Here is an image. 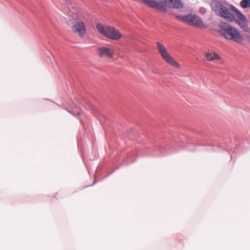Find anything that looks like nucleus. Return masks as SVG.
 <instances>
[{"label":"nucleus","instance_id":"0eeeda50","mask_svg":"<svg viewBox=\"0 0 250 250\" xmlns=\"http://www.w3.org/2000/svg\"><path fill=\"white\" fill-rule=\"evenodd\" d=\"M114 54V50L112 48L103 46L97 49L98 56L104 59L110 60L112 59Z\"/></svg>","mask_w":250,"mask_h":250},{"label":"nucleus","instance_id":"f257e3e1","mask_svg":"<svg viewBox=\"0 0 250 250\" xmlns=\"http://www.w3.org/2000/svg\"><path fill=\"white\" fill-rule=\"evenodd\" d=\"M210 7L217 16L229 22H234L244 31H248L247 18L234 5H228L222 2L213 0L210 2Z\"/></svg>","mask_w":250,"mask_h":250},{"label":"nucleus","instance_id":"1a4fd4ad","mask_svg":"<svg viewBox=\"0 0 250 250\" xmlns=\"http://www.w3.org/2000/svg\"><path fill=\"white\" fill-rule=\"evenodd\" d=\"M170 0H160L157 1V10L161 11H167L168 5L169 6Z\"/></svg>","mask_w":250,"mask_h":250},{"label":"nucleus","instance_id":"39448f33","mask_svg":"<svg viewBox=\"0 0 250 250\" xmlns=\"http://www.w3.org/2000/svg\"><path fill=\"white\" fill-rule=\"evenodd\" d=\"M157 48L161 57L168 64L172 66L180 69V64L168 52L167 48L164 44L159 42H156Z\"/></svg>","mask_w":250,"mask_h":250},{"label":"nucleus","instance_id":"9d476101","mask_svg":"<svg viewBox=\"0 0 250 250\" xmlns=\"http://www.w3.org/2000/svg\"><path fill=\"white\" fill-rule=\"evenodd\" d=\"M169 6L176 9H182L184 5L182 0H170Z\"/></svg>","mask_w":250,"mask_h":250},{"label":"nucleus","instance_id":"9b49d317","mask_svg":"<svg viewBox=\"0 0 250 250\" xmlns=\"http://www.w3.org/2000/svg\"><path fill=\"white\" fill-rule=\"evenodd\" d=\"M142 2L148 6L157 9V1L156 0H142Z\"/></svg>","mask_w":250,"mask_h":250},{"label":"nucleus","instance_id":"7ed1b4c3","mask_svg":"<svg viewBox=\"0 0 250 250\" xmlns=\"http://www.w3.org/2000/svg\"><path fill=\"white\" fill-rule=\"evenodd\" d=\"M96 28L99 33L108 39L118 41L122 37L120 31L113 26L98 23Z\"/></svg>","mask_w":250,"mask_h":250},{"label":"nucleus","instance_id":"f8f14e48","mask_svg":"<svg viewBox=\"0 0 250 250\" xmlns=\"http://www.w3.org/2000/svg\"><path fill=\"white\" fill-rule=\"evenodd\" d=\"M240 6L244 8H250V0H242L240 2Z\"/></svg>","mask_w":250,"mask_h":250},{"label":"nucleus","instance_id":"20e7f679","mask_svg":"<svg viewBox=\"0 0 250 250\" xmlns=\"http://www.w3.org/2000/svg\"><path fill=\"white\" fill-rule=\"evenodd\" d=\"M176 19L180 21H183L189 25L195 27L205 29L206 28L205 24L200 18L196 15L188 14L187 15H177Z\"/></svg>","mask_w":250,"mask_h":250},{"label":"nucleus","instance_id":"6e6552de","mask_svg":"<svg viewBox=\"0 0 250 250\" xmlns=\"http://www.w3.org/2000/svg\"><path fill=\"white\" fill-rule=\"evenodd\" d=\"M205 59L207 62H215L220 60L221 56L214 51H208L205 54Z\"/></svg>","mask_w":250,"mask_h":250},{"label":"nucleus","instance_id":"f03ea898","mask_svg":"<svg viewBox=\"0 0 250 250\" xmlns=\"http://www.w3.org/2000/svg\"><path fill=\"white\" fill-rule=\"evenodd\" d=\"M219 27L222 32V35L230 41L240 42L243 40V37L238 30L235 27L225 21L219 23Z\"/></svg>","mask_w":250,"mask_h":250},{"label":"nucleus","instance_id":"423d86ee","mask_svg":"<svg viewBox=\"0 0 250 250\" xmlns=\"http://www.w3.org/2000/svg\"><path fill=\"white\" fill-rule=\"evenodd\" d=\"M73 33L80 37H83L86 33V27L85 23L82 21L75 22L71 27Z\"/></svg>","mask_w":250,"mask_h":250},{"label":"nucleus","instance_id":"ddd939ff","mask_svg":"<svg viewBox=\"0 0 250 250\" xmlns=\"http://www.w3.org/2000/svg\"><path fill=\"white\" fill-rule=\"evenodd\" d=\"M72 18L75 21H79L81 20V15L79 13L73 14Z\"/></svg>","mask_w":250,"mask_h":250}]
</instances>
